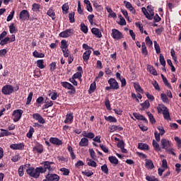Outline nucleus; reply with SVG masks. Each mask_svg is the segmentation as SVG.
Segmentation results:
<instances>
[{
	"label": "nucleus",
	"instance_id": "obj_1",
	"mask_svg": "<svg viewBox=\"0 0 181 181\" xmlns=\"http://www.w3.org/2000/svg\"><path fill=\"white\" fill-rule=\"evenodd\" d=\"M40 165L42 166H40V170H41V173H46V172H54V162L52 161H42Z\"/></svg>",
	"mask_w": 181,
	"mask_h": 181
},
{
	"label": "nucleus",
	"instance_id": "obj_2",
	"mask_svg": "<svg viewBox=\"0 0 181 181\" xmlns=\"http://www.w3.org/2000/svg\"><path fill=\"white\" fill-rule=\"evenodd\" d=\"M28 168L26 170V173L30 176V177H33L34 179H39L40 177V173L42 171L40 170V167H37L35 168L34 167H30V165H27Z\"/></svg>",
	"mask_w": 181,
	"mask_h": 181
},
{
	"label": "nucleus",
	"instance_id": "obj_3",
	"mask_svg": "<svg viewBox=\"0 0 181 181\" xmlns=\"http://www.w3.org/2000/svg\"><path fill=\"white\" fill-rule=\"evenodd\" d=\"M107 83L110 86L105 87V90H106V91H110V90H118V88H119V85L118 84V82L114 78H110L107 81Z\"/></svg>",
	"mask_w": 181,
	"mask_h": 181
},
{
	"label": "nucleus",
	"instance_id": "obj_4",
	"mask_svg": "<svg viewBox=\"0 0 181 181\" xmlns=\"http://www.w3.org/2000/svg\"><path fill=\"white\" fill-rule=\"evenodd\" d=\"M23 114V110L18 109L13 112L12 119L14 122H18L21 118H22V115Z\"/></svg>",
	"mask_w": 181,
	"mask_h": 181
},
{
	"label": "nucleus",
	"instance_id": "obj_5",
	"mask_svg": "<svg viewBox=\"0 0 181 181\" xmlns=\"http://www.w3.org/2000/svg\"><path fill=\"white\" fill-rule=\"evenodd\" d=\"M61 85L64 88H66L67 90H71L69 91V94H76V88L74 87L71 83L67 82V81H64L61 82Z\"/></svg>",
	"mask_w": 181,
	"mask_h": 181
},
{
	"label": "nucleus",
	"instance_id": "obj_6",
	"mask_svg": "<svg viewBox=\"0 0 181 181\" xmlns=\"http://www.w3.org/2000/svg\"><path fill=\"white\" fill-rule=\"evenodd\" d=\"M74 30L72 28L66 29L59 34V37L67 38L73 36Z\"/></svg>",
	"mask_w": 181,
	"mask_h": 181
},
{
	"label": "nucleus",
	"instance_id": "obj_7",
	"mask_svg": "<svg viewBox=\"0 0 181 181\" xmlns=\"http://www.w3.org/2000/svg\"><path fill=\"white\" fill-rule=\"evenodd\" d=\"M160 142L162 149H165V151H170V148H172V141L166 139H162Z\"/></svg>",
	"mask_w": 181,
	"mask_h": 181
},
{
	"label": "nucleus",
	"instance_id": "obj_8",
	"mask_svg": "<svg viewBox=\"0 0 181 181\" xmlns=\"http://www.w3.org/2000/svg\"><path fill=\"white\" fill-rule=\"evenodd\" d=\"M1 93L4 95H11L13 93V86L12 85H6L3 86Z\"/></svg>",
	"mask_w": 181,
	"mask_h": 181
},
{
	"label": "nucleus",
	"instance_id": "obj_9",
	"mask_svg": "<svg viewBox=\"0 0 181 181\" xmlns=\"http://www.w3.org/2000/svg\"><path fill=\"white\" fill-rule=\"evenodd\" d=\"M112 37L115 40H121V39H124V35L122 33H121L117 29H112Z\"/></svg>",
	"mask_w": 181,
	"mask_h": 181
},
{
	"label": "nucleus",
	"instance_id": "obj_10",
	"mask_svg": "<svg viewBox=\"0 0 181 181\" xmlns=\"http://www.w3.org/2000/svg\"><path fill=\"white\" fill-rule=\"evenodd\" d=\"M30 18V14L29 13V11H28V10H22L20 12V14H19L20 21H29Z\"/></svg>",
	"mask_w": 181,
	"mask_h": 181
},
{
	"label": "nucleus",
	"instance_id": "obj_11",
	"mask_svg": "<svg viewBox=\"0 0 181 181\" xmlns=\"http://www.w3.org/2000/svg\"><path fill=\"white\" fill-rule=\"evenodd\" d=\"M25 148V144L20 143V144H13L10 145V148L13 149V151H23Z\"/></svg>",
	"mask_w": 181,
	"mask_h": 181
},
{
	"label": "nucleus",
	"instance_id": "obj_12",
	"mask_svg": "<svg viewBox=\"0 0 181 181\" xmlns=\"http://www.w3.org/2000/svg\"><path fill=\"white\" fill-rule=\"evenodd\" d=\"M33 119H35V121H37L39 124H46V120L40 115L39 113H34L33 115Z\"/></svg>",
	"mask_w": 181,
	"mask_h": 181
},
{
	"label": "nucleus",
	"instance_id": "obj_13",
	"mask_svg": "<svg viewBox=\"0 0 181 181\" xmlns=\"http://www.w3.org/2000/svg\"><path fill=\"white\" fill-rule=\"evenodd\" d=\"M46 179H49V181H59L60 180V176L54 173H48L45 175Z\"/></svg>",
	"mask_w": 181,
	"mask_h": 181
},
{
	"label": "nucleus",
	"instance_id": "obj_14",
	"mask_svg": "<svg viewBox=\"0 0 181 181\" xmlns=\"http://www.w3.org/2000/svg\"><path fill=\"white\" fill-rule=\"evenodd\" d=\"M73 112L69 111L67 112L66 115L65 116L64 124H72L73 123Z\"/></svg>",
	"mask_w": 181,
	"mask_h": 181
},
{
	"label": "nucleus",
	"instance_id": "obj_15",
	"mask_svg": "<svg viewBox=\"0 0 181 181\" xmlns=\"http://www.w3.org/2000/svg\"><path fill=\"white\" fill-rule=\"evenodd\" d=\"M49 142L53 145H56L57 146H60V145H63V141L57 137H50Z\"/></svg>",
	"mask_w": 181,
	"mask_h": 181
},
{
	"label": "nucleus",
	"instance_id": "obj_16",
	"mask_svg": "<svg viewBox=\"0 0 181 181\" xmlns=\"http://www.w3.org/2000/svg\"><path fill=\"white\" fill-rule=\"evenodd\" d=\"M33 152H37V153H43V145L40 143H37L36 145L33 148Z\"/></svg>",
	"mask_w": 181,
	"mask_h": 181
},
{
	"label": "nucleus",
	"instance_id": "obj_17",
	"mask_svg": "<svg viewBox=\"0 0 181 181\" xmlns=\"http://www.w3.org/2000/svg\"><path fill=\"white\" fill-rule=\"evenodd\" d=\"M133 117H134V118H136V119H139V121H144L145 124H148V119L146 118H145V117H144V115H142L139 113L134 112Z\"/></svg>",
	"mask_w": 181,
	"mask_h": 181
},
{
	"label": "nucleus",
	"instance_id": "obj_18",
	"mask_svg": "<svg viewBox=\"0 0 181 181\" xmlns=\"http://www.w3.org/2000/svg\"><path fill=\"white\" fill-rule=\"evenodd\" d=\"M91 33H93V35L95 36V37H98L99 39L103 37V34L101 33V31L98 28H93L91 29Z\"/></svg>",
	"mask_w": 181,
	"mask_h": 181
},
{
	"label": "nucleus",
	"instance_id": "obj_19",
	"mask_svg": "<svg viewBox=\"0 0 181 181\" xmlns=\"http://www.w3.org/2000/svg\"><path fill=\"white\" fill-rule=\"evenodd\" d=\"M77 70H78V72L74 74L72 77L74 78H81L82 74H83V67L78 66Z\"/></svg>",
	"mask_w": 181,
	"mask_h": 181
},
{
	"label": "nucleus",
	"instance_id": "obj_20",
	"mask_svg": "<svg viewBox=\"0 0 181 181\" xmlns=\"http://www.w3.org/2000/svg\"><path fill=\"white\" fill-rule=\"evenodd\" d=\"M124 4L125 5V7L129 9V11L132 12V13L134 14L135 12H136V11L135 10V8H134V6H132V4L129 1H124Z\"/></svg>",
	"mask_w": 181,
	"mask_h": 181
},
{
	"label": "nucleus",
	"instance_id": "obj_21",
	"mask_svg": "<svg viewBox=\"0 0 181 181\" xmlns=\"http://www.w3.org/2000/svg\"><path fill=\"white\" fill-rule=\"evenodd\" d=\"M90 56H91V50H87L83 54V59L86 63H88Z\"/></svg>",
	"mask_w": 181,
	"mask_h": 181
},
{
	"label": "nucleus",
	"instance_id": "obj_22",
	"mask_svg": "<svg viewBox=\"0 0 181 181\" xmlns=\"http://www.w3.org/2000/svg\"><path fill=\"white\" fill-rule=\"evenodd\" d=\"M110 132H115V131H124V127H120V126H117L115 124L111 125L110 127Z\"/></svg>",
	"mask_w": 181,
	"mask_h": 181
},
{
	"label": "nucleus",
	"instance_id": "obj_23",
	"mask_svg": "<svg viewBox=\"0 0 181 181\" xmlns=\"http://www.w3.org/2000/svg\"><path fill=\"white\" fill-rule=\"evenodd\" d=\"M82 135L83 136H84L85 138H88L89 139H93L94 136H95V134H94V133L93 132H88L87 133L86 131H83L82 132Z\"/></svg>",
	"mask_w": 181,
	"mask_h": 181
},
{
	"label": "nucleus",
	"instance_id": "obj_24",
	"mask_svg": "<svg viewBox=\"0 0 181 181\" xmlns=\"http://www.w3.org/2000/svg\"><path fill=\"white\" fill-rule=\"evenodd\" d=\"M140 105L142 107L141 109V111H145V110H148V108H149V107H151L149 100H145V102L143 103H141Z\"/></svg>",
	"mask_w": 181,
	"mask_h": 181
},
{
	"label": "nucleus",
	"instance_id": "obj_25",
	"mask_svg": "<svg viewBox=\"0 0 181 181\" xmlns=\"http://www.w3.org/2000/svg\"><path fill=\"white\" fill-rule=\"evenodd\" d=\"M0 131H1L0 134V138L4 136H9L12 135V133L6 129H1Z\"/></svg>",
	"mask_w": 181,
	"mask_h": 181
},
{
	"label": "nucleus",
	"instance_id": "obj_26",
	"mask_svg": "<svg viewBox=\"0 0 181 181\" xmlns=\"http://www.w3.org/2000/svg\"><path fill=\"white\" fill-rule=\"evenodd\" d=\"M138 148L141 149V151H148V149H149V146L144 143H139Z\"/></svg>",
	"mask_w": 181,
	"mask_h": 181
},
{
	"label": "nucleus",
	"instance_id": "obj_27",
	"mask_svg": "<svg viewBox=\"0 0 181 181\" xmlns=\"http://www.w3.org/2000/svg\"><path fill=\"white\" fill-rule=\"evenodd\" d=\"M79 146H88V139L83 137L81 139V142L78 143Z\"/></svg>",
	"mask_w": 181,
	"mask_h": 181
},
{
	"label": "nucleus",
	"instance_id": "obj_28",
	"mask_svg": "<svg viewBox=\"0 0 181 181\" xmlns=\"http://www.w3.org/2000/svg\"><path fill=\"white\" fill-rule=\"evenodd\" d=\"M147 70L151 74H153V76H158V71H156V69H155L153 66L148 65L147 66Z\"/></svg>",
	"mask_w": 181,
	"mask_h": 181
},
{
	"label": "nucleus",
	"instance_id": "obj_29",
	"mask_svg": "<svg viewBox=\"0 0 181 181\" xmlns=\"http://www.w3.org/2000/svg\"><path fill=\"white\" fill-rule=\"evenodd\" d=\"M97 88V84L95 83V81L92 83L90 86L89 90H88V94H93Z\"/></svg>",
	"mask_w": 181,
	"mask_h": 181
},
{
	"label": "nucleus",
	"instance_id": "obj_30",
	"mask_svg": "<svg viewBox=\"0 0 181 181\" xmlns=\"http://www.w3.org/2000/svg\"><path fill=\"white\" fill-rule=\"evenodd\" d=\"M108 159L110 163H112V165H118V158H117V157L111 156L108 157Z\"/></svg>",
	"mask_w": 181,
	"mask_h": 181
},
{
	"label": "nucleus",
	"instance_id": "obj_31",
	"mask_svg": "<svg viewBox=\"0 0 181 181\" xmlns=\"http://www.w3.org/2000/svg\"><path fill=\"white\" fill-rule=\"evenodd\" d=\"M147 12L149 13L150 16H151V21H152V19H153V17L155 16V12L153 11V6L151 5L148 6Z\"/></svg>",
	"mask_w": 181,
	"mask_h": 181
},
{
	"label": "nucleus",
	"instance_id": "obj_32",
	"mask_svg": "<svg viewBox=\"0 0 181 181\" xmlns=\"http://www.w3.org/2000/svg\"><path fill=\"white\" fill-rule=\"evenodd\" d=\"M33 56H34L36 59H43V57H45V54L37 52V50H35L33 52Z\"/></svg>",
	"mask_w": 181,
	"mask_h": 181
},
{
	"label": "nucleus",
	"instance_id": "obj_33",
	"mask_svg": "<svg viewBox=\"0 0 181 181\" xmlns=\"http://www.w3.org/2000/svg\"><path fill=\"white\" fill-rule=\"evenodd\" d=\"M47 15L52 18V21H54L56 19V13H54V11L52 8H49L48 11L47 12Z\"/></svg>",
	"mask_w": 181,
	"mask_h": 181
},
{
	"label": "nucleus",
	"instance_id": "obj_34",
	"mask_svg": "<svg viewBox=\"0 0 181 181\" xmlns=\"http://www.w3.org/2000/svg\"><path fill=\"white\" fill-rule=\"evenodd\" d=\"M146 167L147 169H153L155 168V165H153V162H152L151 160L146 159Z\"/></svg>",
	"mask_w": 181,
	"mask_h": 181
},
{
	"label": "nucleus",
	"instance_id": "obj_35",
	"mask_svg": "<svg viewBox=\"0 0 181 181\" xmlns=\"http://www.w3.org/2000/svg\"><path fill=\"white\" fill-rule=\"evenodd\" d=\"M84 4H86V9L88 12H93V6H91V3L90 0H84Z\"/></svg>",
	"mask_w": 181,
	"mask_h": 181
},
{
	"label": "nucleus",
	"instance_id": "obj_36",
	"mask_svg": "<svg viewBox=\"0 0 181 181\" xmlns=\"http://www.w3.org/2000/svg\"><path fill=\"white\" fill-rule=\"evenodd\" d=\"M37 66H38L39 69H45L46 66L45 65V60L38 59L37 61Z\"/></svg>",
	"mask_w": 181,
	"mask_h": 181
},
{
	"label": "nucleus",
	"instance_id": "obj_37",
	"mask_svg": "<svg viewBox=\"0 0 181 181\" xmlns=\"http://www.w3.org/2000/svg\"><path fill=\"white\" fill-rule=\"evenodd\" d=\"M32 11L33 12H40V4L34 3L32 5Z\"/></svg>",
	"mask_w": 181,
	"mask_h": 181
},
{
	"label": "nucleus",
	"instance_id": "obj_38",
	"mask_svg": "<svg viewBox=\"0 0 181 181\" xmlns=\"http://www.w3.org/2000/svg\"><path fill=\"white\" fill-rule=\"evenodd\" d=\"M141 11H142L144 15L146 16V18L147 19H148V21H152V18L151 16V14H149V13L148 12V11H146V8L145 7H143L141 8Z\"/></svg>",
	"mask_w": 181,
	"mask_h": 181
},
{
	"label": "nucleus",
	"instance_id": "obj_39",
	"mask_svg": "<svg viewBox=\"0 0 181 181\" xmlns=\"http://www.w3.org/2000/svg\"><path fill=\"white\" fill-rule=\"evenodd\" d=\"M104 118L105 119V121H107V122H113L115 123L117 122V118H115V117L112 116H104Z\"/></svg>",
	"mask_w": 181,
	"mask_h": 181
},
{
	"label": "nucleus",
	"instance_id": "obj_40",
	"mask_svg": "<svg viewBox=\"0 0 181 181\" xmlns=\"http://www.w3.org/2000/svg\"><path fill=\"white\" fill-rule=\"evenodd\" d=\"M141 53L144 54V56H148V49H146V45L144 42L141 44Z\"/></svg>",
	"mask_w": 181,
	"mask_h": 181
},
{
	"label": "nucleus",
	"instance_id": "obj_41",
	"mask_svg": "<svg viewBox=\"0 0 181 181\" xmlns=\"http://www.w3.org/2000/svg\"><path fill=\"white\" fill-rule=\"evenodd\" d=\"M11 40L9 37H6L5 38H2L0 40V46H5V45H8V42Z\"/></svg>",
	"mask_w": 181,
	"mask_h": 181
},
{
	"label": "nucleus",
	"instance_id": "obj_42",
	"mask_svg": "<svg viewBox=\"0 0 181 181\" xmlns=\"http://www.w3.org/2000/svg\"><path fill=\"white\" fill-rule=\"evenodd\" d=\"M61 49L62 50L69 49V44H67V41L66 40H62L61 41Z\"/></svg>",
	"mask_w": 181,
	"mask_h": 181
},
{
	"label": "nucleus",
	"instance_id": "obj_43",
	"mask_svg": "<svg viewBox=\"0 0 181 181\" xmlns=\"http://www.w3.org/2000/svg\"><path fill=\"white\" fill-rule=\"evenodd\" d=\"M146 114L149 118L151 124H155V122H156V120L155 119L153 115H152V113H151L150 112H147Z\"/></svg>",
	"mask_w": 181,
	"mask_h": 181
},
{
	"label": "nucleus",
	"instance_id": "obj_44",
	"mask_svg": "<svg viewBox=\"0 0 181 181\" xmlns=\"http://www.w3.org/2000/svg\"><path fill=\"white\" fill-rule=\"evenodd\" d=\"M32 98H33V92H30L27 98L26 105H30V103H32Z\"/></svg>",
	"mask_w": 181,
	"mask_h": 181
},
{
	"label": "nucleus",
	"instance_id": "obj_45",
	"mask_svg": "<svg viewBox=\"0 0 181 181\" xmlns=\"http://www.w3.org/2000/svg\"><path fill=\"white\" fill-rule=\"evenodd\" d=\"M87 162L88 166H91L92 168H97V163H95V161H94L93 160L88 158Z\"/></svg>",
	"mask_w": 181,
	"mask_h": 181
},
{
	"label": "nucleus",
	"instance_id": "obj_46",
	"mask_svg": "<svg viewBox=\"0 0 181 181\" xmlns=\"http://www.w3.org/2000/svg\"><path fill=\"white\" fill-rule=\"evenodd\" d=\"M153 146L156 152L160 151V146H159V144L155 140H153Z\"/></svg>",
	"mask_w": 181,
	"mask_h": 181
},
{
	"label": "nucleus",
	"instance_id": "obj_47",
	"mask_svg": "<svg viewBox=\"0 0 181 181\" xmlns=\"http://www.w3.org/2000/svg\"><path fill=\"white\" fill-rule=\"evenodd\" d=\"M81 30L83 33H88V27L86 25L83 23H81Z\"/></svg>",
	"mask_w": 181,
	"mask_h": 181
},
{
	"label": "nucleus",
	"instance_id": "obj_48",
	"mask_svg": "<svg viewBox=\"0 0 181 181\" xmlns=\"http://www.w3.org/2000/svg\"><path fill=\"white\" fill-rule=\"evenodd\" d=\"M34 132H35V129L32 127H30V129L26 134L27 138H29V139H30V138H32Z\"/></svg>",
	"mask_w": 181,
	"mask_h": 181
},
{
	"label": "nucleus",
	"instance_id": "obj_49",
	"mask_svg": "<svg viewBox=\"0 0 181 181\" xmlns=\"http://www.w3.org/2000/svg\"><path fill=\"white\" fill-rule=\"evenodd\" d=\"M82 175H83V176H86L87 177H91V176L94 175V173L90 170H85L82 171Z\"/></svg>",
	"mask_w": 181,
	"mask_h": 181
},
{
	"label": "nucleus",
	"instance_id": "obj_50",
	"mask_svg": "<svg viewBox=\"0 0 181 181\" xmlns=\"http://www.w3.org/2000/svg\"><path fill=\"white\" fill-rule=\"evenodd\" d=\"M159 61H160L161 66H163V67H165V66H166V61L165 60V57H163V54H160Z\"/></svg>",
	"mask_w": 181,
	"mask_h": 181
},
{
	"label": "nucleus",
	"instance_id": "obj_51",
	"mask_svg": "<svg viewBox=\"0 0 181 181\" xmlns=\"http://www.w3.org/2000/svg\"><path fill=\"white\" fill-rule=\"evenodd\" d=\"M146 180L147 181H159V179L156 178L155 175H146Z\"/></svg>",
	"mask_w": 181,
	"mask_h": 181
},
{
	"label": "nucleus",
	"instance_id": "obj_52",
	"mask_svg": "<svg viewBox=\"0 0 181 181\" xmlns=\"http://www.w3.org/2000/svg\"><path fill=\"white\" fill-rule=\"evenodd\" d=\"M74 15H76V13L71 12L69 14V19L71 23H74L76 22V20L74 19Z\"/></svg>",
	"mask_w": 181,
	"mask_h": 181
},
{
	"label": "nucleus",
	"instance_id": "obj_53",
	"mask_svg": "<svg viewBox=\"0 0 181 181\" xmlns=\"http://www.w3.org/2000/svg\"><path fill=\"white\" fill-rule=\"evenodd\" d=\"M153 43L156 52L157 53V54H159V53H160V47L159 46V44H158V42L154 41Z\"/></svg>",
	"mask_w": 181,
	"mask_h": 181
},
{
	"label": "nucleus",
	"instance_id": "obj_54",
	"mask_svg": "<svg viewBox=\"0 0 181 181\" xmlns=\"http://www.w3.org/2000/svg\"><path fill=\"white\" fill-rule=\"evenodd\" d=\"M60 172L63 173L64 176H69V175H70V170L66 168H61Z\"/></svg>",
	"mask_w": 181,
	"mask_h": 181
},
{
	"label": "nucleus",
	"instance_id": "obj_55",
	"mask_svg": "<svg viewBox=\"0 0 181 181\" xmlns=\"http://www.w3.org/2000/svg\"><path fill=\"white\" fill-rule=\"evenodd\" d=\"M160 98H161L163 103H169V98H168V95H166V94L161 93Z\"/></svg>",
	"mask_w": 181,
	"mask_h": 181
},
{
	"label": "nucleus",
	"instance_id": "obj_56",
	"mask_svg": "<svg viewBox=\"0 0 181 181\" xmlns=\"http://www.w3.org/2000/svg\"><path fill=\"white\" fill-rule=\"evenodd\" d=\"M57 66V63L55 62H52L49 64V71H51V73L54 71V70L56 69Z\"/></svg>",
	"mask_w": 181,
	"mask_h": 181
},
{
	"label": "nucleus",
	"instance_id": "obj_57",
	"mask_svg": "<svg viewBox=\"0 0 181 181\" xmlns=\"http://www.w3.org/2000/svg\"><path fill=\"white\" fill-rule=\"evenodd\" d=\"M134 88L137 93H141V94H144V90L142 88H141V86L139 84L134 85Z\"/></svg>",
	"mask_w": 181,
	"mask_h": 181
},
{
	"label": "nucleus",
	"instance_id": "obj_58",
	"mask_svg": "<svg viewBox=\"0 0 181 181\" xmlns=\"http://www.w3.org/2000/svg\"><path fill=\"white\" fill-rule=\"evenodd\" d=\"M8 28L10 33H15V32H16V28L14 23H11Z\"/></svg>",
	"mask_w": 181,
	"mask_h": 181
},
{
	"label": "nucleus",
	"instance_id": "obj_59",
	"mask_svg": "<svg viewBox=\"0 0 181 181\" xmlns=\"http://www.w3.org/2000/svg\"><path fill=\"white\" fill-rule=\"evenodd\" d=\"M101 170L103 173H105V175H108V166L107 164H104L101 166Z\"/></svg>",
	"mask_w": 181,
	"mask_h": 181
},
{
	"label": "nucleus",
	"instance_id": "obj_60",
	"mask_svg": "<svg viewBox=\"0 0 181 181\" xmlns=\"http://www.w3.org/2000/svg\"><path fill=\"white\" fill-rule=\"evenodd\" d=\"M23 169H24L23 165H21L18 168V175H19L20 177H22V176H23V175H25V171L23 170Z\"/></svg>",
	"mask_w": 181,
	"mask_h": 181
},
{
	"label": "nucleus",
	"instance_id": "obj_61",
	"mask_svg": "<svg viewBox=\"0 0 181 181\" xmlns=\"http://www.w3.org/2000/svg\"><path fill=\"white\" fill-rule=\"evenodd\" d=\"M135 25L136 28H139L141 33H144V25L140 22L135 23Z\"/></svg>",
	"mask_w": 181,
	"mask_h": 181
},
{
	"label": "nucleus",
	"instance_id": "obj_62",
	"mask_svg": "<svg viewBox=\"0 0 181 181\" xmlns=\"http://www.w3.org/2000/svg\"><path fill=\"white\" fill-rule=\"evenodd\" d=\"M14 15H15V11L13 10L7 17V19H6L7 22H11V21L13 19Z\"/></svg>",
	"mask_w": 181,
	"mask_h": 181
},
{
	"label": "nucleus",
	"instance_id": "obj_63",
	"mask_svg": "<svg viewBox=\"0 0 181 181\" xmlns=\"http://www.w3.org/2000/svg\"><path fill=\"white\" fill-rule=\"evenodd\" d=\"M164 119H170V115L169 114V110L163 112Z\"/></svg>",
	"mask_w": 181,
	"mask_h": 181
},
{
	"label": "nucleus",
	"instance_id": "obj_64",
	"mask_svg": "<svg viewBox=\"0 0 181 181\" xmlns=\"http://www.w3.org/2000/svg\"><path fill=\"white\" fill-rule=\"evenodd\" d=\"M62 11L66 12L67 13L69 12V3H65L64 4L62 5Z\"/></svg>",
	"mask_w": 181,
	"mask_h": 181
}]
</instances>
